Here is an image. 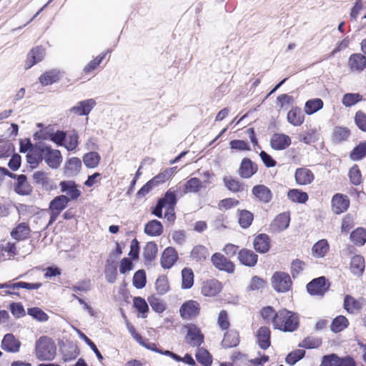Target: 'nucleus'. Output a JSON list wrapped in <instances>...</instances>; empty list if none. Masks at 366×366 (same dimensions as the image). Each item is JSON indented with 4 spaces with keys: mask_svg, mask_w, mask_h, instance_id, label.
Returning a JSON list of instances; mask_svg holds the SVG:
<instances>
[{
    "mask_svg": "<svg viewBox=\"0 0 366 366\" xmlns=\"http://www.w3.org/2000/svg\"><path fill=\"white\" fill-rule=\"evenodd\" d=\"M312 250L314 256L324 257L329 250V244L326 239H320L313 245Z\"/></svg>",
    "mask_w": 366,
    "mask_h": 366,
    "instance_id": "obj_50",
    "label": "nucleus"
},
{
    "mask_svg": "<svg viewBox=\"0 0 366 366\" xmlns=\"http://www.w3.org/2000/svg\"><path fill=\"white\" fill-rule=\"evenodd\" d=\"M195 357L197 361L203 366H212V356L207 350L204 347H199L196 352Z\"/></svg>",
    "mask_w": 366,
    "mask_h": 366,
    "instance_id": "obj_43",
    "label": "nucleus"
},
{
    "mask_svg": "<svg viewBox=\"0 0 366 366\" xmlns=\"http://www.w3.org/2000/svg\"><path fill=\"white\" fill-rule=\"evenodd\" d=\"M295 178L297 184L306 185L314 180L315 176L312 171L307 168H298L295 171Z\"/></svg>",
    "mask_w": 366,
    "mask_h": 366,
    "instance_id": "obj_26",
    "label": "nucleus"
},
{
    "mask_svg": "<svg viewBox=\"0 0 366 366\" xmlns=\"http://www.w3.org/2000/svg\"><path fill=\"white\" fill-rule=\"evenodd\" d=\"M27 176L24 174L15 182L14 186V192L21 196H27L31 194L32 187L27 182Z\"/></svg>",
    "mask_w": 366,
    "mask_h": 366,
    "instance_id": "obj_30",
    "label": "nucleus"
},
{
    "mask_svg": "<svg viewBox=\"0 0 366 366\" xmlns=\"http://www.w3.org/2000/svg\"><path fill=\"white\" fill-rule=\"evenodd\" d=\"M348 325V320L343 315H339L332 321L330 330L334 333H338L347 328Z\"/></svg>",
    "mask_w": 366,
    "mask_h": 366,
    "instance_id": "obj_48",
    "label": "nucleus"
},
{
    "mask_svg": "<svg viewBox=\"0 0 366 366\" xmlns=\"http://www.w3.org/2000/svg\"><path fill=\"white\" fill-rule=\"evenodd\" d=\"M43 160L51 169H58L62 162V155L59 149H52L44 142H41Z\"/></svg>",
    "mask_w": 366,
    "mask_h": 366,
    "instance_id": "obj_3",
    "label": "nucleus"
},
{
    "mask_svg": "<svg viewBox=\"0 0 366 366\" xmlns=\"http://www.w3.org/2000/svg\"><path fill=\"white\" fill-rule=\"evenodd\" d=\"M59 79V71L56 69H51L41 74L39 78V81L42 86H48L57 82Z\"/></svg>",
    "mask_w": 366,
    "mask_h": 366,
    "instance_id": "obj_37",
    "label": "nucleus"
},
{
    "mask_svg": "<svg viewBox=\"0 0 366 366\" xmlns=\"http://www.w3.org/2000/svg\"><path fill=\"white\" fill-rule=\"evenodd\" d=\"M178 254L176 249L172 247H167L163 251L160 264L164 269H170L177 261Z\"/></svg>",
    "mask_w": 366,
    "mask_h": 366,
    "instance_id": "obj_13",
    "label": "nucleus"
},
{
    "mask_svg": "<svg viewBox=\"0 0 366 366\" xmlns=\"http://www.w3.org/2000/svg\"><path fill=\"white\" fill-rule=\"evenodd\" d=\"M344 309L349 313H352L354 310H360L362 309V305L353 297L350 295H345L343 303Z\"/></svg>",
    "mask_w": 366,
    "mask_h": 366,
    "instance_id": "obj_56",
    "label": "nucleus"
},
{
    "mask_svg": "<svg viewBox=\"0 0 366 366\" xmlns=\"http://www.w3.org/2000/svg\"><path fill=\"white\" fill-rule=\"evenodd\" d=\"M238 212H239L238 223H239V226L242 229L249 228L251 226V224L254 220L253 213L247 209L238 210Z\"/></svg>",
    "mask_w": 366,
    "mask_h": 366,
    "instance_id": "obj_44",
    "label": "nucleus"
},
{
    "mask_svg": "<svg viewBox=\"0 0 366 366\" xmlns=\"http://www.w3.org/2000/svg\"><path fill=\"white\" fill-rule=\"evenodd\" d=\"M330 287V282L325 276L315 278L306 285L307 292L312 296L323 297Z\"/></svg>",
    "mask_w": 366,
    "mask_h": 366,
    "instance_id": "obj_5",
    "label": "nucleus"
},
{
    "mask_svg": "<svg viewBox=\"0 0 366 366\" xmlns=\"http://www.w3.org/2000/svg\"><path fill=\"white\" fill-rule=\"evenodd\" d=\"M332 206L335 214H341L349 208L350 199L346 195L335 194L332 199Z\"/></svg>",
    "mask_w": 366,
    "mask_h": 366,
    "instance_id": "obj_18",
    "label": "nucleus"
},
{
    "mask_svg": "<svg viewBox=\"0 0 366 366\" xmlns=\"http://www.w3.org/2000/svg\"><path fill=\"white\" fill-rule=\"evenodd\" d=\"M33 179L36 184H40L46 190L52 189L51 179L47 177V173L43 171H37L33 174Z\"/></svg>",
    "mask_w": 366,
    "mask_h": 366,
    "instance_id": "obj_39",
    "label": "nucleus"
},
{
    "mask_svg": "<svg viewBox=\"0 0 366 366\" xmlns=\"http://www.w3.org/2000/svg\"><path fill=\"white\" fill-rule=\"evenodd\" d=\"M60 190L66 193L70 201L77 199L81 194L78 189V184L73 180H63L59 182Z\"/></svg>",
    "mask_w": 366,
    "mask_h": 366,
    "instance_id": "obj_10",
    "label": "nucleus"
},
{
    "mask_svg": "<svg viewBox=\"0 0 366 366\" xmlns=\"http://www.w3.org/2000/svg\"><path fill=\"white\" fill-rule=\"evenodd\" d=\"M362 100L359 93H347L343 95L342 103L346 107H351Z\"/></svg>",
    "mask_w": 366,
    "mask_h": 366,
    "instance_id": "obj_59",
    "label": "nucleus"
},
{
    "mask_svg": "<svg viewBox=\"0 0 366 366\" xmlns=\"http://www.w3.org/2000/svg\"><path fill=\"white\" fill-rule=\"evenodd\" d=\"M213 265L220 271L232 274L235 270V264L219 252H215L211 257Z\"/></svg>",
    "mask_w": 366,
    "mask_h": 366,
    "instance_id": "obj_9",
    "label": "nucleus"
},
{
    "mask_svg": "<svg viewBox=\"0 0 366 366\" xmlns=\"http://www.w3.org/2000/svg\"><path fill=\"white\" fill-rule=\"evenodd\" d=\"M27 314L39 322H46L49 319L48 315L37 307L28 308Z\"/></svg>",
    "mask_w": 366,
    "mask_h": 366,
    "instance_id": "obj_62",
    "label": "nucleus"
},
{
    "mask_svg": "<svg viewBox=\"0 0 366 366\" xmlns=\"http://www.w3.org/2000/svg\"><path fill=\"white\" fill-rule=\"evenodd\" d=\"M287 197L292 202L298 204H305L309 199L307 193L299 189H289L287 192Z\"/></svg>",
    "mask_w": 366,
    "mask_h": 366,
    "instance_id": "obj_38",
    "label": "nucleus"
},
{
    "mask_svg": "<svg viewBox=\"0 0 366 366\" xmlns=\"http://www.w3.org/2000/svg\"><path fill=\"white\" fill-rule=\"evenodd\" d=\"M350 238L356 245L362 246L366 242V229L358 227L350 233Z\"/></svg>",
    "mask_w": 366,
    "mask_h": 366,
    "instance_id": "obj_52",
    "label": "nucleus"
},
{
    "mask_svg": "<svg viewBox=\"0 0 366 366\" xmlns=\"http://www.w3.org/2000/svg\"><path fill=\"white\" fill-rule=\"evenodd\" d=\"M81 169V162L79 158L73 157L69 158L64 166V174L67 177H76Z\"/></svg>",
    "mask_w": 366,
    "mask_h": 366,
    "instance_id": "obj_16",
    "label": "nucleus"
},
{
    "mask_svg": "<svg viewBox=\"0 0 366 366\" xmlns=\"http://www.w3.org/2000/svg\"><path fill=\"white\" fill-rule=\"evenodd\" d=\"M209 255L207 249L203 245H197L191 252V257L197 262L204 261Z\"/></svg>",
    "mask_w": 366,
    "mask_h": 366,
    "instance_id": "obj_57",
    "label": "nucleus"
},
{
    "mask_svg": "<svg viewBox=\"0 0 366 366\" xmlns=\"http://www.w3.org/2000/svg\"><path fill=\"white\" fill-rule=\"evenodd\" d=\"M290 137L285 134L275 133L270 139V146L274 150H284L291 144Z\"/></svg>",
    "mask_w": 366,
    "mask_h": 366,
    "instance_id": "obj_19",
    "label": "nucleus"
},
{
    "mask_svg": "<svg viewBox=\"0 0 366 366\" xmlns=\"http://www.w3.org/2000/svg\"><path fill=\"white\" fill-rule=\"evenodd\" d=\"M322 342L321 338L307 337L305 338L302 342L299 344L300 347L305 349H315L321 346Z\"/></svg>",
    "mask_w": 366,
    "mask_h": 366,
    "instance_id": "obj_63",
    "label": "nucleus"
},
{
    "mask_svg": "<svg viewBox=\"0 0 366 366\" xmlns=\"http://www.w3.org/2000/svg\"><path fill=\"white\" fill-rule=\"evenodd\" d=\"M304 350H295L288 353L285 358V362L289 365H294L305 356Z\"/></svg>",
    "mask_w": 366,
    "mask_h": 366,
    "instance_id": "obj_61",
    "label": "nucleus"
},
{
    "mask_svg": "<svg viewBox=\"0 0 366 366\" xmlns=\"http://www.w3.org/2000/svg\"><path fill=\"white\" fill-rule=\"evenodd\" d=\"M290 222V215L289 212H282L278 214L270 227L274 232H282L288 228Z\"/></svg>",
    "mask_w": 366,
    "mask_h": 366,
    "instance_id": "obj_24",
    "label": "nucleus"
},
{
    "mask_svg": "<svg viewBox=\"0 0 366 366\" xmlns=\"http://www.w3.org/2000/svg\"><path fill=\"white\" fill-rule=\"evenodd\" d=\"M77 331V333L79 335V337L83 340L85 343L90 347V349L94 352V354L96 355L98 360L100 362H102L103 360H104V357L102 356V353L100 352V351L99 350V349L97 348V345L94 344V342L91 340L89 339L83 332H81V330H76Z\"/></svg>",
    "mask_w": 366,
    "mask_h": 366,
    "instance_id": "obj_58",
    "label": "nucleus"
},
{
    "mask_svg": "<svg viewBox=\"0 0 366 366\" xmlns=\"http://www.w3.org/2000/svg\"><path fill=\"white\" fill-rule=\"evenodd\" d=\"M147 301L152 309L157 313H162L166 309L163 302L157 298L154 295L148 297Z\"/></svg>",
    "mask_w": 366,
    "mask_h": 366,
    "instance_id": "obj_64",
    "label": "nucleus"
},
{
    "mask_svg": "<svg viewBox=\"0 0 366 366\" xmlns=\"http://www.w3.org/2000/svg\"><path fill=\"white\" fill-rule=\"evenodd\" d=\"M350 129L345 127L337 126L334 128L332 139L335 144L346 141L350 136Z\"/></svg>",
    "mask_w": 366,
    "mask_h": 366,
    "instance_id": "obj_35",
    "label": "nucleus"
},
{
    "mask_svg": "<svg viewBox=\"0 0 366 366\" xmlns=\"http://www.w3.org/2000/svg\"><path fill=\"white\" fill-rule=\"evenodd\" d=\"M49 137H50V141L58 147H64L66 141L67 132L59 129L53 132V129H50V136Z\"/></svg>",
    "mask_w": 366,
    "mask_h": 366,
    "instance_id": "obj_51",
    "label": "nucleus"
},
{
    "mask_svg": "<svg viewBox=\"0 0 366 366\" xmlns=\"http://www.w3.org/2000/svg\"><path fill=\"white\" fill-rule=\"evenodd\" d=\"M200 313L199 303L193 300L185 301L179 308V315L183 320H192Z\"/></svg>",
    "mask_w": 366,
    "mask_h": 366,
    "instance_id": "obj_8",
    "label": "nucleus"
},
{
    "mask_svg": "<svg viewBox=\"0 0 366 366\" xmlns=\"http://www.w3.org/2000/svg\"><path fill=\"white\" fill-rule=\"evenodd\" d=\"M350 159L352 161H360L366 157V141L360 142L350 152Z\"/></svg>",
    "mask_w": 366,
    "mask_h": 366,
    "instance_id": "obj_42",
    "label": "nucleus"
},
{
    "mask_svg": "<svg viewBox=\"0 0 366 366\" xmlns=\"http://www.w3.org/2000/svg\"><path fill=\"white\" fill-rule=\"evenodd\" d=\"M271 285L276 292L285 293L291 289L292 282L288 273L277 271L272 276Z\"/></svg>",
    "mask_w": 366,
    "mask_h": 366,
    "instance_id": "obj_4",
    "label": "nucleus"
},
{
    "mask_svg": "<svg viewBox=\"0 0 366 366\" xmlns=\"http://www.w3.org/2000/svg\"><path fill=\"white\" fill-rule=\"evenodd\" d=\"M105 278L108 283L115 282L117 277V264L114 259H107L104 269Z\"/></svg>",
    "mask_w": 366,
    "mask_h": 366,
    "instance_id": "obj_34",
    "label": "nucleus"
},
{
    "mask_svg": "<svg viewBox=\"0 0 366 366\" xmlns=\"http://www.w3.org/2000/svg\"><path fill=\"white\" fill-rule=\"evenodd\" d=\"M271 239L268 234L261 233L257 234L254 239L253 246L257 252L264 254L270 249Z\"/></svg>",
    "mask_w": 366,
    "mask_h": 366,
    "instance_id": "obj_21",
    "label": "nucleus"
},
{
    "mask_svg": "<svg viewBox=\"0 0 366 366\" xmlns=\"http://www.w3.org/2000/svg\"><path fill=\"white\" fill-rule=\"evenodd\" d=\"M133 307L141 314L142 318H146L149 308L146 300L142 297L133 298Z\"/></svg>",
    "mask_w": 366,
    "mask_h": 366,
    "instance_id": "obj_53",
    "label": "nucleus"
},
{
    "mask_svg": "<svg viewBox=\"0 0 366 366\" xmlns=\"http://www.w3.org/2000/svg\"><path fill=\"white\" fill-rule=\"evenodd\" d=\"M144 231L149 236L157 237L163 233L164 227L160 221L152 219L145 224Z\"/></svg>",
    "mask_w": 366,
    "mask_h": 366,
    "instance_id": "obj_33",
    "label": "nucleus"
},
{
    "mask_svg": "<svg viewBox=\"0 0 366 366\" xmlns=\"http://www.w3.org/2000/svg\"><path fill=\"white\" fill-rule=\"evenodd\" d=\"M223 182L227 189L233 193L242 192L244 189V184L242 182L231 176L224 177Z\"/></svg>",
    "mask_w": 366,
    "mask_h": 366,
    "instance_id": "obj_36",
    "label": "nucleus"
},
{
    "mask_svg": "<svg viewBox=\"0 0 366 366\" xmlns=\"http://www.w3.org/2000/svg\"><path fill=\"white\" fill-rule=\"evenodd\" d=\"M184 327L187 329L186 342L192 347H199L204 340V336L200 328L192 323L187 324Z\"/></svg>",
    "mask_w": 366,
    "mask_h": 366,
    "instance_id": "obj_6",
    "label": "nucleus"
},
{
    "mask_svg": "<svg viewBox=\"0 0 366 366\" xmlns=\"http://www.w3.org/2000/svg\"><path fill=\"white\" fill-rule=\"evenodd\" d=\"M348 65L353 71H362L366 68L365 54L361 53L352 54L349 57Z\"/></svg>",
    "mask_w": 366,
    "mask_h": 366,
    "instance_id": "obj_23",
    "label": "nucleus"
},
{
    "mask_svg": "<svg viewBox=\"0 0 366 366\" xmlns=\"http://www.w3.org/2000/svg\"><path fill=\"white\" fill-rule=\"evenodd\" d=\"M182 196V189L180 187H173L169 189L163 195L157 200L160 202L166 209L174 210L178 202V196Z\"/></svg>",
    "mask_w": 366,
    "mask_h": 366,
    "instance_id": "obj_7",
    "label": "nucleus"
},
{
    "mask_svg": "<svg viewBox=\"0 0 366 366\" xmlns=\"http://www.w3.org/2000/svg\"><path fill=\"white\" fill-rule=\"evenodd\" d=\"M252 194L263 203H269L272 201L273 194L269 187L264 184H257L252 189Z\"/></svg>",
    "mask_w": 366,
    "mask_h": 366,
    "instance_id": "obj_20",
    "label": "nucleus"
},
{
    "mask_svg": "<svg viewBox=\"0 0 366 366\" xmlns=\"http://www.w3.org/2000/svg\"><path fill=\"white\" fill-rule=\"evenodd\" d=\"M324 102L320 98L307 100L305 104V112L307 115H312L323 108Z\"/></svg>",
    "mask_w": 366,
    "mask_h": 366,
    "instance_id": "obj_40",
    "label": "nucleus"
},
{
    "mask_svg": "<svg viewBox=\"0 0 366 366\" xmlns=\"http://www.w3.org/2000/svg\"><path fill=\"white\" fill-rule=\"evenodd\" d=\"M182 285L183 290H189L194 285V274L193 270L189 267H184L182 270Z\"/></svg>",
    "mask_w": 366,
    "mask_h": 366,
    "instance_id": "obj_41",
    "label": "nucleus"
},
{
    "mask_svg": "<svg viewBox=\"0 0 366 366\" xmlns=\"http://www.w3.org/2000/svg\"><path fill=\"white\" fill-rule=\"evenodd\" d=\"M221 283L217 280H211L204 282L202 294L206 297H213L221 292Z\"/></svg>",
    "mask_w": 366,
    "mask_h": 366,
    "instance_id": "obj_27",
    "label": "nucleus"
},
{
    "mask_svg": "<svg viewBox=\"0 0 366 366\" xmlns=\"http://www.w3.org/2000/svg\"><path fill=\"white\" fill-rule=\"evenodd\" d=\"M56 346L54 340L47 336H41L35 343V354L39 360L51 361L56 356Z\"/></svg>",
    "mask_w": 366,
    "mask_h": 366,
    "instance_id": "obj_2",
    "label": "nucleus"
},
{
    "mask_svg": "<svg viewBox=\"0 0 366 366\" xmlns=\"http://www.w3.org/2000/svg\"><path fill=\"white\" fill-rule=\"evenodd\" d=\"M257 165L249 158L244 157L242 159L238 174L244 179H249L257 172Z\"/></svg>",
    "mask_w": 366,
    "mask_h": 366,
    "instance_id": "obj_11",
    "label": "nucleus"
},
{
    "mask_svg": "<svg viewBox=\"0 0 366 366\" xmlns=\"http://www.w3.org/2000/svg\"><path fill=\"white\" fill-rule=\"evenodd\" d=\"M272 323L275 330L285 332H292L296 331L300 326L299 315L287 309H281L273 315Z\"/></svg>",
    "mask_w": 366,
    "mask_h": 366,
    "instance_id": "obj_1",
    "label": "nucleus"
},
{
    "mask_svg": "<svg viewBox=\"0 0 366 366\" xmlns=\"http://www.w3.org/2000/svg\"><path fill=\"white\" fill-rule=\"evenodd\" d=\"M31 229L26 222H21L17 224L11 232V237L16 241L26 239L28 238Z\"/></svg>",
    "mask_w": 366,
    "mask_h": 366,
    "instance_id": "obj_31",
    "label": "nucleus"
},
{
    "mask_svg": "<svg viewBox=\"0 0 366 366\" xmlns=\"http://www.w3.org/2000/svg\"><path fill=\"white\" fill-rule=\"evenodd\" d=\"M287 121L295 127L300 126L305 121V114L300 107H294L287 113Z\"/></svg>",
    "mask_w": 366,
    "mask_h": 366,
    "instance_id": "obj_28",
    "label": "nucleus"
},
{
    "mask_svg": "<svg viewBox=\"0 0 366 366\" xmlns=\"http://www.w3.org/2000/svg\"><path fill=\"white\" fill-rule=\"evenodd\" d=\"M95 106L96 102L93 99L80 101L70 109V112L79 116H87Z\"/></svg>",
    "mask_w": 366,
    "mask_h": 366,
    "instance_id": "obj_17",
    "label": "nucleus"
},
{
    "mask_svg": "<svg viewBox=\"0 0 366 366\" xmlns=\"http://www.w3.org/2000/svg\"><path fill=\"white\" fill-rule=\"evenodd\" d=\"M101 157L98 152H90L83 156V162L87 168H95L98 166Z\"/></svg>",
    "mask_w": 366,
    "mask_h": 366,
    "instance_id": "obj_54",
    "label": "nucleus"
},
{
    "mask_svg": "<svg viewBox=\"0 0 366 366\" xmlns=\"http://www.w3.org/2000/svg\"><path fill=\"white\" fill-rule=\"evenodd\" d=\"M21 342L11 333L6 334L1 342V347L8 352L15 353L19 351Z\"/></svg>",
    "mask_w": 366,
    "mask_h": 366,
    "instance_id": "obj_15",
    "label": "nucleus"
},
{
    "mask_svg": "<svg viewBox=\"0 0 366 366\" xmlns=\"http://www.w3.org/2000/svg\"><path fill=\"white\" fill-rule=\"evenodd\" d=\"M257 339L259 347L267 350L271 345V331L267 326L260 327L257 331Z\"/></svg>",
    "mask_w": 366,
    "mask_h": 366,
    "instance_id": "obj_25",
    "label": "nucleus"
},
{
    "mask_svg": "<svg viewBox=\"0 0 366 366\" xmlns=\"http://www.w3.org/2000/svg\"><path fill=\"white\" fill-rule=\"evenodd\" d=\"M237 258L242 265L253 267L257 263L258 255L251 249L243 248L238 252Z\"/></svg>",
    "mask_w": 366,
    "mask_h": 366,
    "instance_id": "obj_14",
    "label": "nucleus"
},
{
    "mask_svg": "<svg viewBox=\"0 0 366 366\" xmlns=\"http://www.w3.org/2000/svg\"><path fill=\"white\" fill-rule=\"evenodd\" d=\"M239 343V332L234 330H230L225 332L224 339L222 340L221 345L225 348H232L237 347Z\"/></svg>",
    "mask_w": 366,
    "mask_h": 366,
    "instance_id": "obj_32",
    "label": "nucleus"
},
{
    "mask_svg": "<svg viewBox=\"0 0 366 366\" xmlns=\"http://www.w3.org/2000/svg\"><path fill=\"white\" fill-rule=\"evenodd\" d=\"M70 199L66 195L61 194L55 197L49 204V210L61 213L68 206Z\"/></svg>",
    "mask_w": 366,
    "mask_h": 366,
    "instance_id": "obj_29",
    "label": "nucleus"
},
{
    "mask_svg": "<svg viewBox=\"0 0 366 366\" xmlns=\"http://www.w3.org/2000/svg\"><path fill=\"white\" fill-rule=\"evenodd\" d=\"M44 54L45 51L43 46H37L34 47L27 55L25 68L26 69H30L34 65L42 61Z\"/></svg>",
    "mask_w": 366,
    "mask_h": 366,
    "instance_id": "obj_22",
    "label": "nucleus"
},
{
    "mask_svg": "<svg viewBox=\"0 0 366 366\" xmlns=\"http://www.w3.org/2000/svg\"><path fill=\"white\" fill-rule=\"evenodd\" d=\"M132 284L138 290L145 287L147 284V274L144 269H140L135 272L133 276Z\"/></svg>",
    "mask_w": 366,
    "mask_h": 366,
    "instance_id": "obj_55",
    "label": "nucleus"
},
{
    "mask_svg": "<svg viewBox=\"0 0 366 366\" xmlns=\"http://www.w3.org/2000/svg\"><path fill=\"white\" fill-rule=\"evenodd\" d=\"M155 289L160 295L166 294L169 290V285L166 275H160L156 280Z\"/></svg>",
    "mask_w": 366,
    "mask_h": 366,
    "instance_id": "obj_60",
    "label": "nucleus"
},
{
    "mask_svg": "<svg viewBox=\"0 0 366 366\" xmlns=\"http://www.w3.org/2000/svg\"><path fill=\"white\" fill-rule=\"evenodd\" d=\"M350 269L353 274L362 275L365 269V259L361 255H355L351 259Z\"/></svg>",
    "mask_w": 366,
    "mask_h": 366,
    "instance_id": "obj_45",
    "label": "nucleus"
},
{
    "mask_svg": "<svg viewBox=\"0 0 366 366\" xmlns=\"http://www.w3.org/2000/svg\"><path fill=\"white\" fill-rule=\"evenodd\" d=\"M41 142H36L33 149L28 152L26 159V162L30 164L31 169L36 168L43 161Z\"/></svg>",
    "mask_w": 366,
    "mask_h": 366,
    "instance_id": "obj_12",
    "label": "nucleus"
},
{
    "mask_svg": "<svg viewBox=\"0 0 366 366\" xmlns=\"http://www.w3.org/2000/svg\"><path fill=\"white\" fill-rule=\"evenodd\" d=\"M203 187H206V185H203L199 179L197 177H192L187 181L184 184L182 195L188 192H198Z\"/></svg>",
    "mask_w": 366,
    "mask_h": 366,
    "instance_id": "obj_46",
    "label": "nucleus"
},
{
    "mask_svg": "<svg viewBox=\"0 0 366 366\" xmlns=\"http://www.w3.org/2000/svg\"><path fill=\"white\" fill-rule=\"evenodd\" d=\"M62 360L64 362H70L75 360L79 355V350L77 346L73 343H69L67 349L61 350Z\"/></svg>",
    "mask_w": 366,
    "mask_h": 366,
    "instance_id": "obj_49",
    "label": "nucleus"
},
{
    "mask_svg": "<svg viewBox=\"0 0 366 366\" xmlns=\"http://www.w3.org/2000/svg\"><path fill=\"white\" fill-rule=\"evenodd\" d=\"M157 252V244L154 242H149L143 248L142 255L147 262H151L155 259Z\"/></svg>",
    "mask_w": 366,
    "mask_h": 366,
    "instance_id": "obj_47",
    "label": "nucleus"
}]
</instances>
